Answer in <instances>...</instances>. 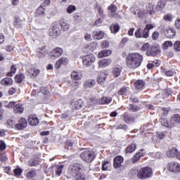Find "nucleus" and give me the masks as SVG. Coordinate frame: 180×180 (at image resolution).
Instances as JSON below:
<instances>
[{"mask_svg":"<svg viewBox=\"0 0 180 180\" xmlns=\"http://www.w3.org/2000/svg\"><path fill=\"white\" fill-rule=\"evenodd\" d=\"M110 167V160H104L102 162V171H109Z\"/></svg>","mask_w":180,"mask_h":180,"instance_id":"79ce46f5","label":"nucleus"},{"mask_svg":"<svg viewBox=\"0 0 180 180\" xmlns=\"http://www.w3.org/2000/svg\"><path fill=\"white\" fill-rule=\"evenodd\" d=\"M164 20L166 22H172V15L171 14H167L163 17Z\"/></svg>","mask_w":180,"mask_h":180,"instance_id":"0e129e2a","label":"nucleus"},{"mask_svg":"<svg viewBox=\"0 0 180 180\" xmlns=\"http://www.w3.org/2000/svg\"><path fill=\"white\" fill-rule=\"evenodd\" d=\"M27 179H33L37 176V169H31L25 175Z\"/></svg>","mask_w":180,"mask_h":180,"instance_id":"c756f323","label":"nucleus"},{"mask_svg":"<svg viewBox=\"0 0 180 180\" xmlns=\"http://www.w3.org/2000/svg\"><path fill=\"white\" fill-rule=\"evenodd\" d=\"M22 172H23V170L19 167H17L13 169V174L15 176H20Z\"/></svg>","mask_w":180,"mask_h":180,"instance_id":"13d9d810","label":"nucleus"},{"mask_svg":"<svg viewBox=\"0 0 180 180\" xmlns=\"http://www.w3.org/2000/svg\"><path fill=\"white\" fill-rule=\"evenodd\" d=\"M112 64V59L106 58L101 59L98 61V67L100 68H105L106 67H109Z\"/></svg>","mask_w":180,"mask_h":180,"instance_id":"4be33fe9","label":"nucleus"},{"mask_svg":"<svg viewBox=\"0 0 180 180\" xmlns=\"http://www.w3.org/2000/svg\"><path fill=\"white\" fill-rule=\"evenodd\" d=\"M137 150V146L136 143L129 144L125 149L126 154H131V153H134Z\"/></svg>","mask_w":180,"mask_h":180,"instance_id":"473e14b6","label":"nucleus"},{"mask_svg":"<svg viewBox=\"0 0 180 180\" xmlns=\"http://www.w3.org/2000/svg\"><path fill=\"white\" fill-rule=\"evenodd\" d=\"M63 53H64L63 48L56 47L49 52V56L52 60H56V58L61 57V56H63Z\"/></svg>","mask_w":180,"mask_h":180,"instance_id":"9d476101","label":"nucleus"},{"mask_svg":"<svg viewBox=\"0 0 180 180\" xmlns=\"http://www.w3.org/2000/svg\"><path fill=\"white\" fill-rule=\"evenodd\" d=\"M6 126L8 129H13V127H15V121L13 120H8Z\"/></svg>","mask_w":180,"mask_h":180,"instance_id":"3c124183","label":"nucleus"},{"mask_svg":"<svg viewBox=\"0 0 180 180\" xmlns=\"http://www.w3.org/2000/svg\"><path fill=\"white\" fill-rule=\"evenodd\" d=\"M144 155H146V150H144V149H141L139 152L134 154L131 158V162L132 164L139 162V161H140V158H141V157H144Z\"/></svg>","mask_w":180,"mask_h":180,"instance_id":"4468645a","label":"nucleus"},{"mask_svg":"<svg viewBox=\"0 0 180 180\" xmlns=\"http://www.w3.org/2000/svg\"><path fill=\"white\" fill-rule=\"evenodd\" d=\"M26 77L25 76V73L22 72H19L14 77V81L15 84H22L25 79Z\"/></svg>","mask_w":180,"mask_h":180,"instance_id":"b1692460","label":"nucleus"},{"mask_svg":"<svg viewBox=\"0 0 180 180\" xmlns=\"http://www.w3.org/2000/svg\"><path fill=\"white\" fill-rule=\"evenodd\" d=\"M73 176L75 180H86V174L82 172Z\"/></svg>","mask_w":180,"mask_h":180,"instance_id":"de8ad7c7","label":"nucleus"},{"mask_svg":"<svg viewBox=\"0 0 180 180\" xmlns=\"http://www.w3.org/2000/svg\"><path fill=\"white\" fill-rule=\"evenodd\" d=\"M110 30L111 33L116 34L120 30V25L117 22H115L110 25Z\"/></svg>","mask_w":180,"mask_h":180,"instance_id":"72a5a7b5","label":"nucleus"},{"mask_svg":"<svg viewBox=\"0 0 180 180\" xmlns=\"http://www.w3.org/2000/svg\"><path fill=\"white\" fill-rule=\"evenodd\" d=\"M136 39H148L147 32L143 28L139 27L134 32Z\"/></svg>","mask_w":180,"mask_h":180,"instance_id":"dca6fc26","label":"nucleus"},{"mask_svg":"<svg viewBox=\"0 0 180 180\" xmlns=\"http://www.w3.org/2000/svg\"><path fill=\"white\" fill-rule=\"evenodd\" d=\"M108 11H110L111 13H116L117 11V6H116V5L112 4L108 6Z\"/></svg>","mask_w":180,"mask_h":180,"instance_id":"bf43d9fd","label":"nucleus"},{"mask_svg":"<svg viewBox=\"0 0 180 180\" xmlns=\"http://www.w3.org/2000/svg\"><path fill=\"white\" fill-rule=\"evenodd\" d=\"M68 171L72 176H75L78 174L84 172L85 171V167L82 163H72L68 167Z\"/></svg>","mask_w":180,"mask_h":180,"instance_id":"7ed1b4c3","label":"nucleus"},{"mask_svg":"<svg viewBox=\"0 0 180 180\" xmlns=\"http://www.w3.org/2000/svg\"><path fill=\"white\" fill-rule=\"evenodd\" d=\"M155 26L153 24H147L143 29L145 30V32L148 34V37L150 36V31L151 29H154Z\"/></svg>","mask_w":180,"mask_h":180,"instance_id":"09e8293b","label":"nucleus"},{"mask_svg":"<svg viewBox=\"0 0 180 180\" xmlns=\"http://www.w3.org/2000/svg\"><path fill=\"white\" fill-rule=\"evenodd\" d=\"M68 63H70V61L68 60V58H67V57L60 58L56 62L55 68L56 70H60L61 68L62 65H68Z\"/></svg>","mask_w":180,"mask_h":180,"instance_id":"2eb2a0df","label":"nucleus"},{"mask_svg":"<svg viewBox=\"0 0 180 180\" xmlns=\"http://www.w3.org/2000/svg\"><path fill=\"white\" fill-rule=\"evenodd\" d=\"M66 11L68 13H74L77 11V7L74 5H69Z\"/></svg>","mask_w":180,"mask_h":180,"instance_id":"5fc2aeb1","label":"nucleus"},{"mask_svg":"<svg viewBox=\"0 0 180 180\" xmlns=\"http://www.w3.org/2000/svg\"><path fill=\"white\" fill-rule=\"evenodd\" d=\"M112 102V97L103 96L96 100L97 105H109Z\"/></svg>","mask_w":180,"mask_h":180,"instance_id":"412c9836","label":"nucleus"},{"mask_svg":"<svg viewBox=\"0 0 180 180\" xmlns=\"http://www.w3.org/2000/svg\"><path fill=\"white\" fill-rule=\"evenodd\" d=\"M79 82H78V80H75V82H72V83L71 84V86H72V91H77V89H78V88H79Z\"/></svg>","mask_w":180,"mask_h":180,"instance_id":"603ef678","label":"nucleus"},{"mask_svg":"<svg viewBox=\"0 0 180 180\" xmlns=\"http://www.w3.org/2000/svg\"><path fill=\"white\" fill-rule=\"evenodd\" d=\"M124 161V159L121 155H117L113 158V167L116 169L122 167V163Z\"/></svg>","mask_w":180,"mask_h":180,"instance_id":"f3484780","label":"nucleus"},{"mask_svg":"<svg viewBox=\"0 0 180 180\" xmlns=\"http://www.w3.org/2000/svg\"><path fill=\"white\" fill-rule=\"evenodd\" d=\"M166 36L169 39H174V37L176 36V32L175 31V29L171 27H167Z\"/></svg>","mask_w":180,"mask_h":180,"instance_id":"cd10ccee","label":"nucleus"},{"mask_svg":"<svg viewBox=\"0 0 180 180\" xmlns=\"http://www.w3.org/2000/svg\"><path fill=\"white\" fill-rule=\"evenodd\" d=\"M163 8H165V1L160 0L158 2L156 9H158V11H162Z\"/></svg>","mask_w":180,"mask_h":180,"instance_id":"8fccbe9b","label":"nucleus"},{"mask_svg":"<svg viewBox=\"0 0 180 180\" xmlns=\"http://www.w3.org/2000/svg\"><path fill=\"white\" fill-rule=\"evenodd\" d=\"M49 34L52 39H57L58 36L61 35V30L60 25L57 23H53L51 27L49 28Z\"/></svg>","mask_w":180,"mask_h":180,"instance_id":"423d86ee","label":"nucleus"},{"mask_svg":"<svg viewBox=\"0 0 180 180\" xmlns=\"http://www.w3.org/2000/svg\"><path fill=\"white\" fill-rule=\"evenodd\" d=\"M27 164L28 167H30L31 168L33 167H37L40 165V160L37 158H32L27 161Z\"/></svg>","mask_w":180,"mask_h":180,"instance_id":"2f4dec72","label":"nucleus"},{"mask_svg":"<svg viewBox=\"0 0 180 180\" xmlns=\"http://www.w3.org/2000/svg\"><path fill=\"white\" fill-rule=\"evenodd\" d=\"M98 46V43L96 42H91L89 44H86L83 46L82 51L84 54H88L93 53L94 50H96V47Z\"/></svg>","mask_w":180,"mask_h":180,"instance_id":"1a4fd4ad","label":"nucleus"},{"mask_svg":"<svg viewBox=\"0 0 180 180\" xmlns=\"http://www.w3.org/2000/svg\"><path fill=\"white\" fill-rule=\"evenodd\" d=\"M47 54H49V50H47L46 46L39 48L37 51V57L38 58H44Z\"/></svg>","mask_w":180,"mask_h":180,"instance_id":"a211bd4d","label":"nucleus"},{"mask_svg":"<svg viewBox=\"0 0 180 180\" xmlns=\"http://www.w3.org/2000/svg\"><path fill=\"white\" fill-rule=\"evenodd\" d=\"M146 11L149 13V15H155V11H154V5L153 4L149 3L146 6Z\"/></svg>","mask_w":180,"mask_h":180,"instance_id":"49530a36","label":"nucleus"},{"mask_svg":"<svg viewBox=\"0 0 180 180\" xmlns=\"http://www.w3.org/2000/svg\"><path fill=\"white\" fill-rule=\"evenodd\" d=\"M165 133H167V131H161V132H158V138L160 139V140H162V139L165 138Z\"/></svg>","mask_w":180,"mask_h":180,"instance_id":"338daca9","label":"nucleus"},{"mask_svg":"<svg viewBox=\"0 0 180 180\" xmlns=\"http://www.w3.org/2000/svg\"><path fill=\"white\" fill-rule=\"evenodd\" d=\"M25 112V108L23 107V105L22 104H16L13 107V113L15 115H22Z\"/></svg>","mask_w":180,"mask_h":180,"instance_id":"393cba45","label":"nucleus"},{"mask_svg":"<svg viewBox=\"0 0 180 180\" xmlns=\"http://www.w3.org/2000/svg\"><path fill=\"white\" fill-rule=\"evenodd\" d=\"M179 152L178 151V149L176 148H172L169 149L167 153V157H169V158H174L178 155Z\"/></svg>","mask_w":180,"mask_h":180,"instance_id":"c85d7f7f","label":"nucleus"},{"mask_svg":"<svg viewBox=\"0 0 180 180\" xmlns=\"http://www.w3.org/2000/svg\"><path fill=\"white\" fill-rule=\"evenodd\" d=\"M95 55L90 53L82 57V63L84 67H91L95 63Z\"/></svg>","mask_w":180,"mask_h":180,"instance_id":"6e6552de","label":"nucleus"},{"mask_svg":"<svg viewBox=\"0 0 180 180\" xmlns=\"http://www.w3.org/2000/svg\"><path fill=\"white\" fill-rule=\"evenodd\" d=\"M82 108V103L79 101H76L73 105V109L75 110H78V109H81Z\"/></svg>","mask_w":180,"mask_h":180,"instance_id":"4d7b16f0","label":"nucleus"},{"mask_svg":"<svg viewBox=\"0 0 180 180\" xmlns=\"http://www.w3.org/2000/svg\"><path fill=\"white\" fill-rule=\"evenodd\" d=\"M75 23H81L82 22V14L80 13H75L72 15Z\"/></svg>","mask_w":180,"mask_h":180,"instance_id":"ea45409f","label":"nucleus"},{"mask_svg":"<svg viewBox=\"0 0 180 180\" xmlns=\"http://www.w3.org/2000/svg\"><path fill=\"white\" fill-rule=\"evenodd\" d=\"M128 91H129V87L124 86L120 89L117 94L118 95L123 96V95H127Z\"/></svg>","mask_w":180,"mask_h":180,"instance_id":"a18cd8bd","label":"nucleus"},{"mask_svg":"<svg viewBox=\"0 0 180 180\" xmlns=\"http://www.w3.org/2000/svg\"><path fill=\"white\" fill-rule=\"evenodd\" d=\"M161 53V48L157 46H152L149 50L146 51V56L148 57H155Z\"/></svg>","mask_w":180,"mask_h":180,"instance_id":"9b49d317","label":"nucleus"},{"mask_svg":"<svg viewBox=\"0 0 180 180\" xmlns=\"http://www.w3.org/2000/svg\"><path fill=\"white\" fill-rule=\"evenodd\" d=\"M96 157V155H95V153L91 150H84L80 154V158L82 161H84V162H87L88 164L92 162Z\"/></svg>","mask_w":180,"mask_h":180,"instance_id":"39448f33","label":"nucleus"},{"mask_svg":"<svg viewBox=\"0 0 180 180\" xmlns=\"http://www.w3.org/2000/svg\"><path fill=\"white\" fill-rule=\"evenodd\" d=\"M127 109L129 112H132V113H134L140 110V106L135 104H129V105L127 107Z\"/></svg>","mask_w":180,"mask_h":180,"instance_id":"a19ab883","label":"nucleus"},{"mask_svg":"<svg viewBox=\"0 0 180 180\" xmlns=\"http://www.w3.org/2000/svg\"><path fill=\"white\" fill-rule=\"evenodd\" d=\"M144 58L140 53L132 52L128 53L125 58L126 65L129 70H137L141 67Z\"/></svg>","mask_w":180,"mask_h":180,"instance_id":"f257e3e1","label":"nucleus"},{"mask_svg":"<svg viewBox=\"0 0 180 180\" xmlns=\"http://www.w3.org/2000/svg\"><path fill=\"white\" fill-rule=\"evenodd\" d=\"M16 91H18V89L15 87H11L8 89V95L12 96V95H15V94H16Z\"/></svg>","mask_w":180,"mask_h":180,"instance_id":"774afa93","label":"nucleus"},{"mask_svg":"<svg viewBox=\"0 0 180 180\" xmlns=\"http://www.w3.org/2000/svg\"><path fill=\"white\" fill-rule=\"evenodd\" d=\"M153 176V169L150 167H142L138 171L137 178L139 179H148Z\"/></svg>","mask_w":180,"mask_h":180,"instance_id":"20e7f679","label":"nucleus"},{"mask_svg":"<svg viewBox=\"0 0 180 180\" xmlns=\"http://www.w3.org/2000/svg\"><path fill=\"white\" fill-rule=\"evenodd\" d=\"M173 45H174V44H172V41H166L163 44L162 49H163V50H168V48L169 47H172Z\"/></svg>","mask_w":180,"mask_h":180,"instance_id":"864d4df0","label":"nucleus"},{"mask_svg":"<svg viewBox=\"0 0 180 180\" xmlns=\"http://www.w3.org/2000/svg\"><path fill=\"white\" fill-rule=\"evenodd\" d=\"M103 36H105V34L103 33V32L100 31L98 32H96L94 34V39H96V40H101V39H102Z\"/></svg>","mask_w":180,"mask_h":180,"instance_id":"6e6d98bb","label":"nucleus"},{"mask_svg":"<svg viewBox=\"0 0 180 180\" xmlns=\"http://www.w3.org/2000/svg\"><path fill=\"white\" fill-rule=\"evenodd\" d=\"M122 117L127 124H131V123H134L136 122V117L134 115L125 112L122 115Z\"/></svg>","mask_w":180,"mask_h":180,"instance_id":"f8f14e48","label":"nucleus"},{"mask_svg":"<svg viewBox=\"0 0 180 180\" xmlns=\"http://www.w3.org/2000/svg\"><path fill=\"white\" fill-rule=\"evenodd\" d=\"M6 150V143L4 141H0V153Z\"/></svg>","mask_w":180,"mask_h":180,"instance_id":"e2e57ef3","label":"nucleus"},{"mask_svg":"<svg viewBox=\"0 0 180 180\" xmlns=\"http://www.w3.org/2000/svg\"><path fill=\"white\" fill-rule=\"evenodd\" d=\"M134 86L136 91H138L139 92H141V91L144 89V86H146V82L141 79L136 80L134 82Z\"/></svg>","mask_w":180,"mask_h":180,"instance_id":"aec40b11","label":"nucleus"},{"mask_svg":"<svg viewBox=\"0 0 180 180\" xmlns=\"http://www.w3.org/2000/svg\"><path fill=\"white\" fill-rule=\"evenodd\" d=\"M58 26L60 27L62 32H68V30H70V27H71L70 23L67 22V20L64 18L60 20Z\"/></svg>","mask_w":180,"mask_h":180,"instance_id":"6ab92c4d","label":"nucleus"},{"mask_svg":"<svg viewBox=\"0 0 180 180\" xmlns=\"http://www.w3.org/2000/svg\"><path fill=\"white\" fill-rule=\"evenodd\" d=\"M148 49H150V44L146 43L141 48V51H148Z\"/></svg>","mask_w":180,"mask_h":180,"instance_id":"69168bd1","label":"nucleus"},{"mask_svg":"<svg viewBox=\"0 0 180 180\" xmlns=\"http://www.w3.org/2000/svg\"><path fill=\"white\" fill-rule=\"evenodd\" d=\"M27 127V120L25 117H21L17 124H15L16 130H23Z\"/></svg>","mask_w":180,"mask_h":180,"instance_id":"ddd939ff","label":"nucleus"},{"mask_svg":"<svg viewBox=\"0 0 180 180\" xmlns=\"http://www.w3.org/2000/svg\"><path fill=\"white\" fill-rule=\"evenodd\" d=\"M159 122L163 127L170 129H174V127H176L180 123V115L179 114H174L172 115L170 120L167 118L161 117Z\"/></svg>","mask_w":180,"mask_h":180,"instance_id":"f03ea898","label":"nucleus"},{"mask_svg":"<svg viewBox=\"0 0 180 180\" xmlns=\"http://www.w3.org/2000/svg\"><path fill=\"white\" fill-rule=\"evenodd\" d=\"M7 160H8V157H6V153H0V161H1V162H5Z\"/></svg>","mask_w":180,"mask_h":180,"instance_id":"680f3d73","label":"nucleus"},{"mask_svg":"<svg viewBox=\"0 0 180 180\" xmlns=\"http://www.w3.org/2000/svg\"><path fill=\"white\" fill-rule=\"evenodd\" d=\"M112 75L115 78H117L122 73V68H114L112 71Z\"/></svg>","mask_w":180,"mask_h":180,"instance_id":"c03bdc74","label":"nucleus"},{"mask_svg":"<svg viewBox=\"0 0 180 180\" xmlns=\"http://www.w3.org/2000/svg\"><path fill=\"white\" fill-rule=\"evenodd\" d=\"M17 70L16 65H12L10 68V72L6 73V77H13V75L16 74Z\"/></svg>","mask_w":180,"mask_h":180,"instance_id":"37998d69","label":"nucleus"},{"mask_svg":"<svg viewBox=\"0 0 180 180\" xmlns=\"http://www.w3.org/2000/svg\"><path fill=\"white\" fill-rule=\"evenodd\" d=\"M1 84L4 86H11L13 85V79L11 77H4L1 80Z\"/></svg>","mask_w":180,"mask_h":180,"instance_id":"bb28decb","label":"nucleus"},{"mask_svg":"<svg viewBox=\"0 0 180 180\" xmlns=\"http://www.w3.org/2000/svg\"><path fill=\"white\" fill-rule=\"evenodd\" d=\"M70 78H71L72 81H79L80 79H82V75H79V72H78L75 70H73L70 73Z\"/></svg>","mask_w":180,"mask_h":180,"instance_id":"7c9ffc66","label":"nucleus"},{"mask_svg":"<svg viewBox=\"0 0 180 180\" xmlns=\"http://www.w3.org/2000/svg\"><path fill=\"white\" fill-rule=\"evenodd\" d=\"M167 170L173 174H179L180 172V163L176 161H172L167 165Z\"/></svg>","mask_w":180,"mask_h":180,"instance_id":"0eeeda50","label":"nucleus"},{"mask_svg":"<svg viewBox=\"0 0 180 180\" xmlns=\"http://www.w3.org/2000/svg\"><path fill=\"white\" fill-rule=\"evenodd\" d=\"M22 22V20L20 19V17H19V15H16L15 17H14L13 25L17 29H20V27H22L23 25Z\"/></svg>","mask_w":180,"mask_h":180,"instance_id":"f704fd0d","label":"nucleus"},{"mask_svg":"<svg viewBox=\"0 0 180 180\" xmlns=\"http://www.w3.org/2000/svg\"><path fill=\"white\" fill-rule=\"evenodd\" d=\"M112 54V51L110 49H105L100 51L98 54V58H103V57H108Z\"/></svg>","mask_w":180,"mask_h":180,"instance_id":"c9c22d12","label":"nucleus"},{"mask_svg":"<svg viewBox=\"0 0 180 180\" xmlns=\"http://www.w3.org/2000/svg\"><path fill=\"white\" fill-rule=\"evenodd\" d=\"M95 84H96V82L95 80L89 79L84 82V86L86 89H88V88H94V86H95Z\"/></svg>","mask_w":180,"mask_h":180,"instance_id":"e433bc0d","label":"nucleus"},{"mask_svg":"<svg viewBox=\"0 0 180 180\" xmlns=\"http://www.w3.org/2000/svg\"><path fill=\"white\" fill-rule=\"evenodd\" d=\"M108 77V74L105 72H101L97 77V82L101 84V82H105L106 78Z\"/></svg>","mask_w":180,"mask_h":180,"instance_id":"4c0bfd02","label":"nucleus"},{"mask_svg":"<svg viewBox=\"0 0 180 180\" xmlns=\"http://www.w3.org/2000/svg\"><path fill=\"white\" fill-rule=\"evenodd\" d=\"M173 49L176 53H179L180 51V41H176L173 44Z\"/></svg>","mask_w":180,"mask_h":180,"instance_id":"052dcab7","label":"nucleus"},{"mask_svg":"<svg viewBox=\"0 0 180 180\" xmlns=\"http://www.w3.org/2000/svg\"><path fill=\"white\" fill-rule=\"evenodd\" d=\"M27 122L30 126H37L39 124V118L34 115L28 116Z\"/></svg>","mask_w":180,"mask_h":180,"instance_id":"5701e85b","label":"nucleus"},{"mask_svg":"<svg viewBox=\"0 0 180 180\" xmlns=\"http://www.w3.org/2000/svg\"><path fill=\"white\" fill-rule=\"evenodd\" d=\"M35 17L40 18L41 16H45L46 15V8L43 6H40L37 8L35 12Z\"/></svg>","mask_w":180,"mask_h":180,"instance_id":"a878e982","label":"nucleus"},{"mask_svg":"<svg viewBox=\"0 0 180 180\" xmlns=\"http://www.w3.org/2000/svg\"><path fill=\"white\" fill-rule=\"evenodd\" d=\"M64 166L63 165H58L54 167V171L56 176H60L63 174Z\"/></svg>","mask_w":180,"mask_h":180,"instance_id":"58836bf2","label":"nucleus"}]
</instances>
